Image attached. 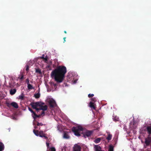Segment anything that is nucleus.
Segmentation results:
<instances>
[{
  "mask_svg": "<svg viewBox=\"0 0 151 151\" xmlns=\"http://www.w3.org/2000/svg\"><path fill=\"white\" fill-rule=\"evenodd\" d=\"M67 72L66 67L64 66H59L51 73L52 77H54L55 81L58 83L62 82Z\"/></svg>",
  "mask_w": 151,
  "mask_h": 151,
  "instance_id": "f257e3e1",
  "label": "nucleus"
},
{
  "mask_svg": "<svg viewBox=\"0 0 151 151\" xmlns=\"http://www.w3.org/2000/svg\"><path fill=\"white\" fill-rule=\"evenodd\" d=\"M83 128L81 126L73 127L72 128V130L74 133L75 135L77 136H80L79 131H83Z\"/></svg>",
  "mask_w": 151,
  "mask_h": 151,
  "instance_id": "f03ea898",
  "label": "nucleus"
},
{
  "mask_svg": "<svg viewBox=\"0 0 151 151\" xmlns=\"http://www.w3.org/2000/svg\"><path fill=\"white\" fill-rule=\"evenodd\" d=\"M41 104V102H32L30 104L32 107L37 111L41 110L40 107Z\"/></svg>",
  "mask_w": 151,
  "mask_h": 151,
  "instance_id": "7ed1b4c3",
  "label": "nucleus"
},
{
  "mask_svg": "<svg viewBox=\"0 0 151 151\" xmlns=\"http://www.w3.org/2000/svg\"><path fill=\"white\" fill-rule=\"evenodd\" d=\"M93 131L92 130L86 131L83 134L84 137L86 138V137H89L93 133Z\"/></svg>",
  "mask_w": 151,
  "mask_h": 151,
  "instance_id": "20e7f679",
  "label": "nucleus"
},
{
  "mask_svg": "<svg viewBox=\"0 0 151 151\" xmlns=\"http://www.w3.org/2000/svg\"><path fill=\"white\" fill-rule=\"evenodd\" d=\"M145 142L147 146L150 145L151 143V137H148L145 138Z\"/></svg>",
  "mask_w": 151,
  "mask_h": 151,
  "instance_id": "39448f33",
  "label": "nucleus"
},
{
  "mask_svg": "<svg viewBox=\"0 0 151 151\" xmlns=\"http://www.w3.org/2000/svg\"><path fill=\"white\" fill-rule=\"evenodd\" d=\"M49 103L50 107L52 108H53L56 105V102L54 100L50 101L49 102Z\"/></svg>",
  "mask_w": 151,
  "mask_h": 151,
  "instance_id": "423d86ee",
  "label": "nucleus"
},
{
  "mask_svg": "<svg viewBox=\"0 0 151 151\" xmlns=\"http://www.w3.org/2000/svg\"><path fill=\"white\" fill-rule=\"evenodd\" d=\"M73 151H81V147L79 145H75L73 148Z\"/></svg>",
  "mask_w": 151,
  "mask_h": 151,
  "instance_id": "0eeeda50",
  "label": "nucleus"
},
{
  "mask_svg": "<svg viewBox=\"0 0 151 151\" xmlns=\"http://www.w3.org/2000/svg\"><path fill=\"white\" fill-rule=\"evenodd\" d=\"M41 104L40 107L41 108V110H43V111L46 110L47 109V105H45L44 106H43L44 104V103H42L41 102Z\"/></svg>",
  "mask_w": 151,
  "mask_h": 151,
  "instance_id": "6e6552de",
  "label": "nucleus"
},
{
  "mask_svg": "<svg viewBox=\"0 0 151 151\" xmlns=\"http://www.w3.org/2000/svg\"><path fill=\"white\" fill-rule=\"evenodd\" d=\"M89 106L91 108L93 109L94 110L96 109V105L94 102L90 101L89 103Z\"/></svg>",
  "mask_w": 151,
  "mask_h": 151,
  "instance_id": "1a4fd4ad",
  "label": "nucleus"
},
{
  "mask_svg": "<svg viewBox=\"0 0 151 151\" xmlns=\"http://www.w3.org/2000/svg\"><path fill=\"white\" fill-rule=\"evenodd\" d=\"M146 130L148 134L149 135H151V125L150 126H147Z\"/></svg>",
  "mask_w": 151,
  "mask_h": 151,
  "instance_id": "9d476101",
  "label": "nucleus"
},
{
  "mask_svg": "<svg viewBox=\"0 0 151 151\" xmlns=\"http://www.w3.org/2000/svg\"><path fill=\"white\" fill-rule=\"evenodd\" d=\"M12 106L13 107L17 109L18 108V106L17 104L15 102H12L11 103Z\"/></svg>",
  "mask_w": 151,
  "mask_h": 151,
  "instance_id": "9b49d317",
  "label": "nucleus"
},
{
  "mask_svg": "<svg viewBox=\"0 0 151 151\" xmlns=\"http://www.w3.org/2000/svg\"><path fill=\"white\" fill-rule=\"evenodd\" d=\"M95 151H101V148L100 146L98 145H95L94 146Z\"/></svg>",
  "mask_w": 151,
  "mask_h": 151,
  "instance_id": "f8f14e48",
  "label": "nucleus"
},
{
  "mask_svg": "<svg viewBox=\"0 0 151 151\" xmlns=\"http://www.w3.org/2000/svg\"><path fill=\"white\" fill-rule=\"evenodd\" d=\"M64 138L66 139H68L70 138V136L67 132H64L63 135Z\"/></svg>",
  "mask_w": 151,
  "mask_h": 151,
  "instance_id": "ddd939ff",
  "label": "nucleus"
},
{
  "mask_svg": "<svg viewBox=\"0 0 151 151\" xmlns=\"http://www.w3.org/2000/svg\"><path fill=\"white\" fill-rule=\"evenodd\" d=\"M16 92V90L15 89H11L10 91V94L11 95L14 94Z\"/></svg>",
  "mask_w": 151,
  "mask_h": 151,
  "instance_id": "4468645a",
  "label": "nucleus"
},
{
  "mask_svg": "<svg viewBox=\"0 0 151 151\" xmlns=\"http://www.w3.org/2000/svg\"><path fill=\"white\" fill-rule=\"evenodd\" d=\"M32 116L34 119H35L37 118L40 117L41 116V115L40 114L39 115H37L35 113L33 115L32 114Z\"/></svg>",
  "mask_w": 151,
  "mask_h": 151,
  "instance_id": "2eb2a0df",
  "label": "nucleus"
},
{
  "mask_svg": "<svg viewBox=\"0 0 151 151\" xmlns=\"http://www.w3.org/2000/svg\"><path fill=\"white\" fill-rule=\"evenodd\" d=\"M4 149V146L1 142H0V151H3Z\"/></svg>",
  "mask_w": 151,
  "mask_h": 151,
  "instance_id": "dca6fc26",
  "label": "nucleus"
},
{
  "mask_svg": "<svg viewBox=\"0 0 151 151\" xmlns=\"http://www.w3.org/2000/svg\"><path fill=\"white\" fill-rule=\"evenodd\" d=\"M102 139L101 138H97L94 140V142L96 144L99 143Z\"/></svg>",
  "mask_w": 151,
  "mask_h": 151,
  "instance_id": "f3484780",
  "label": "nucleus"
},
{
  "mask_svg": "<svg viewBox=\"0 0 151 151\" xmlns=\"http://www.w3.org/2000/svg\"><path fill=\"white\" fill-rule=\"evenodd\" d=\"M27 88L29 90H32L34 89V88L29 83L27 84Z\"/></svg>",
  "mask_w": 151,
  "mask_h": 151,
  "instance_id": "a211bd4d",
  "label": "nucleus"
},
{
  "mask_svg": "<svg viewBox=\"0 0 151 151\" xmlns=\"http://www.w3.org/2000/svg\"><path fill=\"white\" fill-rule=\"evenodd\" d=\"M112 137V135L111 134H108V137H106V139L108 141H109L111 139Z\"/></svg>",
  "mask_w": 151,
  "mask_h": 151,
  "instance_id": "6ab92c4d",
  "label": "nucleus"
},
{
  "mask_svg": "<svg viewBox=\"0 0 151 151\" xmlns=\"http://www.w3.org/2000/svg\"><path fill=\"white\" fill-rule=\"evenodd\" d=\"M114 147L111 145L109 146L108 151H114Z\"/></svg>",
  "mask_w": 151,
  "mask_h": 151,
  "instance_id": "aec40b11",
  "label": "nucleus"
},
{
  "mask_svg": "<svg viewBox=\"0 0 151 151\" xmlns=\"http://www.w3.org/2000/svg\"><path fill=\"white\" fill-rule=\"evenodd\" d=\"M45 134L43 133L42 131H40L39 132V135L40 137H43V136H44Z\"/></svg>",
  "mask_w": 151,
  "mask_h": 151,
  "instance_id": "412c9836",
  "label": "nucleus"
},
{
  "mask_svg": "<svg viewBox=\"0 0 151 151\" xmlns=\"http://www.w3.org/2000/svg\"><path fill=\"white\" fill-rule=\"evenodd\" d=\"M35 134L37 136H38L39 135V132L38 130H36L34 129L33 131Z\"/></svg>",
  "mask_w": 151,
  "mask_h": 151,
  "instance_id": "4be33fe9",
  "label": "nucleus"
},
{
  "mask_svg": "<svg viewBox=\"0 0 151 151\" xmlns=\"http://www.w3.org/2000/svg\"><path fill=\"white\" fill-rule=\"evenodd\" d=\"M34 96L36 99H38L40 97V94L39 93H37V94H35L34 95Z\"/></svg>",
  "mask_w": 151,
  "mask_h": 151,
  "instance_id": "5701e85b",
  "label": "nucleus"
},
{
  "mask_svg": "<svg viewBox=\"0 0 151 151\" xmlns=\"http://www.w3.org/2000/svg\"><path fill=\"white\" fill-rule=\"evenodd\" d=\"M24 96L23 94H22L19 96V99L21 100H23L24 99Z\"/></svg>",
  "mask_w": 151,
  "mask_h": 151,
  "instance_id": "b1692460",
  "label": "nucleus"
},
{
  "mask_svg": "<svg viewBox=\"0 0 151 151\" xmlns=\"http://www.w3.org/2000/svg\"><path fill=\"white\" fill-rule=\"evenodd\" d=\"M48 59V57L46 55V56H45V57L43 59V60H44L45 63H47V62Z\"/></svg>",
  "mask_w": 151,
  "mask_h": 151,
  "instance_id": "393cba45",
  "label": "nucleus"
},
{
  "mask_svg": "<svg viewBox=\"0 0 151 151\" xmlns=\"http://www.w3.org/2000/svg\"><path fill=\"white\" fill-rule=\"evenodd\" d=\"M28 109L31 113H32V114L33 115L35 113V112L33 111V110L30 107H28Z\"/></svg>",
  "mask_w": 151,
  "mask_h": 151,
  "instance_id": "a878e982",
  "label": "nucleus"
},
{
  "mask_svg": "<svg viewBox=\"0 0 151 151\" xmlns=\"http://www.w3.org/2000/svg\"><path fill=\"white\" fill-rule=\"evenodd\" d=\"M6 104L7 106L9 108H10L11 107V106H12L11 103H10L8 102H6Z\"/></svg>",
  "mask_w": 151,
  "mask_h": 151,
  "instance_id": "bb28decb",
  "label": "nucleus"
},
{
  "mask_svg": "<svg viewBox=\"0 0 151 151\" xmlns=\"http://www.w3.org/2000/svg\"><path fill=\"white\" fill-rule=\"evenodd\" d=\"M36 72L37 73H38L40 74L41 73V70L39 69H37L36 70Z\"/></svg>",
  "mask_w": 151,
  "mask_h": 151,
  "instance_id": "cd10ccee",
  "label": "nucleus"
},
{
  "mask_svg": "<svg viewBox=\"0 0 151 151\" xmlns=\"http://www.w3.org/2000/svg\"><path fill=\"white\" fill-rule=\"evenodd\" d=\"M91 100L92 101L95 102L96 101V99L95 98H93L91 99Z\"/></svg>",
  "mask_w": 151,
  "mask_h": 151,
  "instance_id": "c85d7f7f",
  "label": "nucleus"
},
{
  "mask_svg": "<svg viewBox=\"0 0 151 151\" xmlns=\"http://www.w3.org/2000/svg\"><path fill=\"white\" fill-rule=\"evenodd\" d=\"M94 96V94H89L88 95V96L89 98H91V97H92Z\"/></svg>",
  "mask_w": 151,
  "mask_h": 151,
  "instance_id": "c756f323",
  "label": "nucleus"
},
{
  "mask_svg": "<svg viewBox=\"0 0 151 151\" xmlns=\"http://www.w3.org/2000/svg\"><path fill=\"white\" fill-rule=\"evenodd\" d=\"M43 125V124L41 123H39V122H37V126H42Z\"/></svg>",
  "mask_w": 151,
  "mask_h": 151,
  "instance_id": "7c9ffc66",
  "label": "nucleus"
},
{
  "mask_svg": "<svg viewBox=\"0 0 151 151\" xmlns=\"http://www.w3.org/2000/svg\"><path fill=\"white\" fill-rule=\"evenodd\" d=\"M29 70V66L28 65H27L26 68V70L28 71Z\"/></svg>",
  "mask_w": 151,
  "mask_h": 151,
  "instance_id": "2f4dec72",
  "label": "nucleus"
},
{
  "mask_svg": "<svg viewBox=\"0 0 151 151\" xmlns=\"http://www.w3.org/2000/svg\"><path fill=\"white\" fill-rule=\"evenodd\" d=\"M24 78V76L23 75H21V76L19 78V79L21 80H22Z\"/></svg>",
  "mask_w": 151,
  "mask_h": 151,
  "instance_id": "473e14b6",
  "label": "nucleus"
},
{
  "mask_svg": "<svg viewBox=\"0 0 151 151\" xmlns=\"http://www.w3.org/2000/svg\"><path fill=\"white\" fill-rule=\"evenodd\" d=\"M45 58V55L43 54L41 57H40V58L41 59H43Z\"/></svg>",
  "mask_w": 151,
  "mask_h": 151,
  "instance_id": "72a5a7b5",
  "label": "nucleus"
},
{
  "mask_svg": "<svg viewBox=\"0 0 151 151\" xmlns=\"http://www.w3.org/2000/svg\"><path fill=\"white\" fill-rule=\"evenodd\" d=\"M26 82H27V84H29V80L28 78H27L26 80Z\"/></svg>",
  "mask_w": 151,
  "mask_h": 151,
  "instance_id": "f704fd0d",
  "label": "nucleus"
},
{
  "mask_svg": "<svg viewBox=\"0 0 151 151\" xmlns=\"http://www.w3.org/2000/svg\"><path fill=\"white\" fill-rule=\"evenodd\" d=\"M44 114H45L44 112V111H42L40 115H41V116H43L44 115Z\"/></svg>",
  "mask_w": 151,
  "mask_h": 151,
  "instance_id": "c9c22d12",
  "label": "nucleus"
},
{
  "mask_svg": "<svg viewBox=\"0 0 151 151\" xmlns=\"http://www.w3.org/2000/svg\"><path fill=\"white\" fill-rule=\"evenodd\" d=\"M43 136V137H44L46 139H48V137L46 136L45 134L44 136Z\"/></svg>",
  "mask_w": 151,
  "mask_h": 151,
  "instance_id": "e433bc0d",
  "label": "nucleus"
},
{
  "mask_svg": "<svg viewBox=\"0 0 151 151\" xmlns=\"http://www.w3.org/2000/svg\"><path fill=\"white\" fill-rule=\"evenodd\" d=\"M46 145H47V147H48L49 146V143L47 142Z\"/></svg>",
  "mask_w": 151,
  "mask_h": 151,
  "instance_id": "4c0bfd02",
  "label": "nucleus"
},
{
  "mask_svg": "<svg viewBox=\"0 0 151 151\" xmlns=\"http://www.w3.org/2000/svg\"><path fill=\"white\" fill-rule=\"evenodd\" d=\"M65 39H66V37H64L63 38V40H64V42H65Z\"/></svg>",
  "mask_w": 151,
  "mask_h": 151,
  "instance_id": "58836bf2",
  "label": "nucleus"
},
{
  "mask_svg": "<svg viewBox=\"0 0 151 151\" xmlns=\"http://www.w3.org/2000/svg\"><path fill=\"white\" fill-rule=\"evenodd\" d=\"M133 124V125H134V122H131V124H130V125L131 126V124Z\"/></svg>",
  "mask_w": 151,
  "mask_h": 151,
  "instance_id": "ea45409f",
  "label": "nucleus"
},
{
  "mask_svg": "<svg viewBox=\"0 0 151 151\" xmlns=\"http://www.w3.org/2000/svg\"><path fill=\"white\" fill-rule=\"evenodd\" d=\"M64 32L65 33V34L67 33L66 31H64Z\"/></svg>",
  "mask_w": 151,
  "mask_h": 151,
  "instance_id": "a19ab883",
  "label": "nucleus"
},
{
  "mask_svg": "<svg viewBox=\"0 0 151 151\" xmlns=\"http://www.w3.org/2000/svg\"><path fill=\"white\" fill-rule=\"evenodd\" d=\"M34 128H35V129H36L37 128V127H36V126H35V127H34Z\"/></svg>",
  "mask_w": 151,
  "mask_h": 151,
  "instance_id": "79ce46f5",
  "label": "nucleus"
},
{
  "mask_svg": "<svg viewBox=\"0 0 151 151\" xmlns=\"http://www.w3.org/2000/svg\"><path fill=\"white\" fill-rule=\"evenodd\" d=\"M132 128H133L135 129V127H132Z\"/></svg>",
  "mask_w": 151,
  "mask_h": 151,
  "instance_id": "37998d69",
  "label": "nucleus"
}]
</instances>
